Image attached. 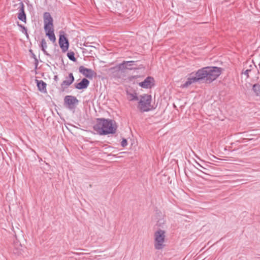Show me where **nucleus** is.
<instances>
[{
  "instance_id": "f257e3e1",
  "label": "nucleus",
  "mask_w": 260,
  "mask_h": 260,
  "mask_svg": "<svg viewBox=\"0 0 260 260\" xmlns=\"http://www.w3.org/2000/svg\"><path fill=\"white\" fill-rule=\"evenodd\" d=\"M221 69L217 67H206L198 70L195 74L193 72L189 75L187 81L182 85L186 88L192 83L205 80L210 83L216 80L221 74Z\"/></svg>"
},
{
  "instance_id": "f03ea898",
  "label": "nucleus",
  "mask_w": 260,
  "mask_h": 260,
  "mask_svg": "<svg viewBox=\"0 0 260 260\" xmlns=\"http://www.w3.org/2000/svg\"><path fill=\"white\" fill-rule=\"evenodd\" d=\"M117 128L115 121L110 119L98 118L93 129L100 135L114 134Z\"/></svg>"
},
{
  "instance_id": "7ed1b4c3",
  "label": "nucleus",
  "mask_w": 260,
  "mask_h": 260,
  "mask_svg": "<svg viewBox=\"0 0 260 260\" xmlns=\"http://www.w3.org/2000/svg\"><path fill=\"white\" fill-rule=\"evenodd\" d=\"M166 232L161 229L157 230L154 234V247L156 250H161L164 248Z\"/></svg>"
},
{
  "instance_id": "20e7f679",
  "label": "nucleus",
  "mask_w": 260,
  "mask_h": 260,
  "mask_svg": "<svg viewBox=\"0 0 260 260\" xmlns=\"http://www.w3.org/2000/svg\"><path fill=\"white\" fill-rule=\"evenodd\" d=\"M152 97L151 95L145 94L141 96L140 100L139 102V110L141 112H148L153 109L151 105Z\"/></svg>"
},
{
  "instance_id": "39448f33",
  "label": "nucleus",
  "mask_w": 260,
  "mask_h": 260,
  "mask_svg": "<svg viewBox=\"0 0 260 260\" xmlns=\"http://www.w3.org/2000/svg\"><path fill=\"white\" fill-rule=\"evenodd\" d=\"M64 104L67 105V108L70 110H74L79 103V100L74 96L66 95L64 98Z\"/></svg>"
},
{
  "instance_id": "423d86ee",
  "label": "nucleus",
  "mask_w": 260,
  "mask_h": 260,
  "mask_svg": "<svg viewBox=\"0 0 260 260\" xmlns=\"http://www.w3.org/2000/svg\"><path fill=\"white\" fill-rule=\"evenodd\" d=\"M135 61H123L122 62L118 64L115 68L118 71H123L124 70H133L135 69L134 66L135 65Z\"/></svg>"
},
{
  "instance_id": "0eeeda50",
  "label": "nucleus",
  "mask_w": 260,
  "mask_h": 260,
  "mask_svg": "<svg viewBox=\"0 0 260 260\" xmlns=\"http://www.w3.org/2000/svg\"><path fill=\"white\" fill-rule=\"evenodd\" d=\"M139 85L145 89H150L154 85V79L151 76L146 77L145 80L139 83Z\"/></svg>"
},
{
  "instance_id": "6e6552de",
  "label": "nucleus",
  "mask_w": 260,
  "mask_h": 260,
  "mask_svg": "<svg viewBox=\"0 0 260 260\" xmlns=\"http://www.w3.org/2000/svg\"><path fill=\"white\" fill-rule=\"evenodd\" d=\"M44 29L53 28V18L49 12L44 13Z\"/></svg>"
},
{
  "instance_id": "1a4fd4ad",
  "label": "nucleus",
  "mask_w": 260,
  "mask_h": 260,
  "mask_svg": "<svg viewBox=\"0 0 260 260\" xmlns=\"http://www.w3.org/2000/svg\"><path fill=\"white\" fill-rule=\"evenodd\" d=\"M60 47L63 52H66L69 47V42L68 39L64 36L60 35L58 41Z\"/></svg>"
},
{
  "instance_id": "9d476101",
  "label": "nucleus",
  "mask_w": 260,
  "mask_h": 260,
  "mask_svg": "<svg viewBox=\"0 0 260 260\" xmlns=\"http://www.w3.org/2000/svg\"><path fill=\"white\" fill-rule=\"evenodd\" d=\"M79 71L80 73L89 79H92L95 75V73L94 71L90 69L86 68L83 66L79 68Z\"/></svg>"
},
{
  "instance_id": "9b49d317",
  "label": "nucleus",
  "mask_w": 260,
  "mask_h": 260,
  "mask_svg": "<svg viewBox=\"0 0 260 260\" xmlns=\"http://www.w3.org/2000/svg\"><path fill=\"white\" fill-rule=\"evenodd\" d=\"M75 78L73 74L70 73L69 74L68 76L66 77V80H64L61 84V87L64 90L70 86L74 81Z\"/></svg>"
},
{
  "instance_id": "f8f14e48",
  "label": "nucleus",
  "mask_w": 260,
  "mask_h": 260,
  "mask_svg": "<svg viewBox=\"0 0 260 260\" xmlns=\"http://www.w3.org/2000/svg\"><path fill=\"white\" fill-rule=\"evenodd\" d=\"M17 17L19 20L26 23V15L24 11V5L22 2L19 3V12Z\"/></svg>"
},
{
  "instance_id": "ddd939ff",
  "label": "nucleus",
  "mask_w": 260,
  "mask_h": 260,
  "mask_svg": "<svg viewBox=\"0 0 260 260\" xmlns=\"http://www.w3.org/2000/svg\"><path fill=\"white\" fill-rule=\"evenodd\" d=\"M89 83L88 79L83 78L80 82L75 84V87L79 90L85 89L89 86Z\"/></svg>"
},
{
  "instance_id": "4468645a",
  "label": "nucleus",
  "mask_w": 260,
  "mask_h": 260,
  "mask_svg": "<svg viewBox=\"0 0 260 260\" xmlns=\"http://www.w3.org/2000/svg\"><path fill=\"white\" fill-rule=\"evenodd\" d=\"M38 90L43 93L46 92V83L42 80H36Z\"/></svg>"
},
{
  "instance_id": "2eb2a0df",
  "label": "nucleus",
  "mask_w": 260,
  "mask_h": 260,
  "mask_svg": "<svg viewBox=\"0 0 260 260\" xmlns=\"http://www.w3.org/2000/svg\"><path fill=\"white\" fill-rule=\"evenodd\" d=\"M44 30L46 32V35L48 37L49 39L51 41L55 42L56 41V37L54 33L53 28H48Z\"/></svg>"
},
{
  "instance_id": "dca6fc26",
  "label": "nucleus",
  "mask_w": 260,
  "mask_h": 260,
  "mask_svg": "<svg viewBox=\"0 0 260 260\" xmlns=\"http://www.w3.org/2000/svg\"><path fill=\"white\" fill-rule=\"evenodd\" d=\"M41 50L43 52L44 54L47 56H50V54H49L46 51V49L47 48V43L44 39H42L41 41V44L40 45Z\"/></svg>"
},
{
  "instance_id": "f3484780",
  "label": "nucleus",
  "mask_w": 260,
  "mask_h": 260,
  "mask_svg": "<svg viewBox=\"0 0 260 260\" xmlns=\"http://www.w3.org/2000/svg\"><path fill=\"white\" fill-rule=\"evenodd\" d=\"M249 68L247 69L246 70H244L243 69L242 71V74H243L246 76V78L247 79L249 77V74L250 73L252 70H253L254 68H256V66L253 64H250L249 65Z\"/></svg>"
},
{
  "instance_id": "a211bd4d",
  "label": "nucleus",
  "mask_w": 260,
  "mask_h": 260,
  "mask_svg": "<svg viewBox=\"0 0 260 260\" xmlns=\"http://www.w3.org/2000/svg\"><path fill=\"white\" fill-rule=\"evenodd\" d=\"M252 90L256 96L260 97V84H253L252 86Z\"/></svg>"
},
{
  "instance_id": "6ab92c4d",
  "label": "nucleus",
  "mask_w": 260,
  "mask_h": 260,
  "mask_svg": "<svg viewBox=\"0 0 260 260\" xmlns=\"http://www.w3.org/2000/svg\"><path fill=\"white\" fill-rule=\"evenodd\" d=\"M21 247L22 246L21 245H19V247H15L13 250V253L17 256L22 255V249Z\"/></svg>"
},
{
  "instance_id": "aec40b11",
  "label": "nucleus",
  "mask_w": 260,
  "mask_h": 260,
  "mask_svg": "<svg viewBox=\"0 0 260 260\" xmlns=\"http://www.w3.org/2000/svg\"><path fill=\"white\" fill-rule=\"evenodd\" d=\"M67 56L69 59L73 61H76V58L75 57V53L73 51L68 52L67 53Z\"/></svg>"
},
{
  "instance_id": "412c9836",
  "label": "nucleus",
  "mask_w": 260,
  "mask_h": 260,
  "mask_svg": "<svg viewBox=\"0 0 260 260\" xmlns=\"http://www.w3.org/2000/svg\"><path fill=\"white\" fill-rule=\"evenodd\" d=\"M17 25L21 28H23V30H21V32L23 34H24L26 36V37L28 38V34L27 33V28L26 27H25L24 25L21 24H19V22H17Z\"/></svg>"
},
{
  "instance_id": "4be33fe9",
  "label": "nucleus",
  "mask_w": 260,
  "mask_h": 260,
  "mask_svg": "<svg viewBox=\"0 0 260 260\" xmlns=\"http://www.w3.org/2000/svg\"><path fill=\"white\" fill-rule=\"evenodd\" d=\"M17 25L21 28H23V30H21V32L23 34H24L26 36V37L28 38V34L27 33V28L26 27H25L24 25L21 24H19V22H17Z\"/></svg>"
},
{
  "instance_id": "5701e85b",
  "label": "nucleus",
  "mask_w": 260,
  "mask_h": 260,
  "mask_svg": "<svg viewBox=\"0 0 260 260\" xmlns=\"http://www.w3.org/2000/svg\"><path fill=\"white\" fill-rule=\"evenodd\" d=\"M129 95L131 97L130 101H138L139 98L137 96V93H129Z\"/></svg>"
},
{
  "instance_id": "b1692460",
  "label": "nucleus",
  "mask_w": 260,
  "mask_h": 260,
  "mask_svg": "<svg viewBox=\"0 0 260 260\" xmlns=\"http://www.w3.org/2000/svg\"><path fill=\"white\" fill-rule=\"evenodd\" d=\"M127 145V140L125 138H123L122 139V141L121 142V146L123 147H124L126 146Z\"/></svg>"
},
{
  "instance_id": "393cba45",
  "label": "nucleus",
  "mask_w": 260,
  "mask_h": 260,
  "mask_svg": "<svg viewBox=\"0 0 260 260\" xmlns=\"http://www.w3.org/2000/svg\"><path fill=\"white\" fill-rule=\"evenodd\" d=\"M32 56L33 58L35 59V60L36 61V62H35L36 68H37V67L38 66V60L36 55L33 53H32Z\"/></svg>"
},
{
  "instance_id": "a878e982",
  "label": "nucleus",
  "mask_w": 260,
  "mask_h": 260,
  "mask_svg": "<svg viewBox=\"0 0 260 260\" xmlns=\"http://www.w3.org/2000/svg\"><path fill=\"white\" fill-rule=\"evenodd\" d=\"M90 43L89 42H85L83 44V45L85 47H92L93 46H91L89 45Z\"/></svg>"
},
{
  "instance_id": "bb28decb",
  "label": "nucleus",
  "mask_w": 260,
  "mask_h": 260,
  "mask_svg": "<svg viewBox=\"0 0 260 260\" xmlns=\"http://www.w3.org/2000/svg\"><path fill=\"white\" fill-rule=\"evenodd\" d=\"M53 79L55 81L57 82L58 80V77L57 75H55L54 76Z\"/></svg>"
},
{
  "instance_id": "cd10ccee",
  "label": "nucleus",
  "mask_w": 260,
  "mask_h": 260,
  "mask_svg": "<svg viewBox=\"0 0 260 260\" xmlns=\"http://www.w3.org/2000/svg\"><path fill=\"white\" fill-rule=\"evenodd\" d=\"M161 223H164V221H162L161 220L158 221L157 225L158 226H160V224H161Z\"/></svg>"
},
{
  "instance_id": "c85d7f7f",
  "label": "nucleus",
  "mask_w": 260,
  "mask_h": 260,
  "mask_svg": "<svg viewBox=\"0 0 260 260\" xmlns=\"http://www.w3.org/2000/svg\"><path fill=\"white\" fill-rule=\"evenodd\" d=\"M197 164H198V166H199L200 167H201V168H202V166H201L199 163H197ZM203 168L204 169H206L205 168H203Z\"/></svg>"
}]
</instances>
